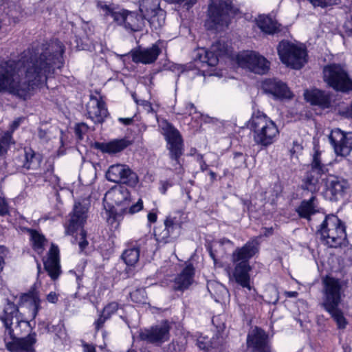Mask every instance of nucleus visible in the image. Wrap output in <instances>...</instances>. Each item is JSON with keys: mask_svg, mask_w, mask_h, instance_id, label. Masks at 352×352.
Listing matches in <instances>:
<instances>
[{"mask_svg": "<svg viewBox=\"0 0 352 352\" xmlns=\"http://www.w3.org/2000/svg\"><path fill=\"white\" fill-rule=\"evenodd\" d=\"M63 43L55 39L35 51L28 50L18 61L0 63V93L9 92L25 100L56 69L63 66Z\"/></svg>", "mask_w": 352, "mask_h": 352, "instance_id": "f257e3e1", "label": "nucleus"}, {"mask_svg": "<svg viewBox=\"0 0 352 352\" xmlns=\"http://www.w3.org/2000/svg\"><path fill=\"white\" fill-rule=\"evenodd\" d=\"M0 320L4 327L3 342L6 349L10 352H36L34 347L36 339V334L30 333L20 338L24 332L30 329V322L23 319L18 307L8 300L3 311L0 314Z\"/></svg>", "mask_w": 352, "mask_h": 352, "instance_id": "f03ea898", "label": "nucleus"}, {"mask_svg": "<svg viewBox=\"0 0 352 352\" xmlns=\"http://www.w3.org/2000/svg\"><path fill=\"white\" fill-rule=\"evenodd\" d=\"M259 250V243L256 239L248 241L241 248H237L232 254V261L234 265L233 277L237 284L243 288L251 290L250 272L252 267L250 259Z\"/></svg>", "mask_w": 352, "mask_h": 352, "instance_id": "7ed1b4c3", "label": "nucleus"}, {"mask_svg": "<svg viewBox=\"0 0 352 352\" xmlns=\"http://www.w3.org/2000/svg\"><path fill=\"white\" fill-rule=\"evenodd\" d=\"M251 128L254 132L255 143L264 147L272 144L279 134L276 124L261 112L252 116Z\"/></svg>", "mask_w": 352, "mask_h": 352, "instance_id": "20e7f679", "label": "nucleus"}, {"mask_svg": "<svg viewBox=\"0 0 352 352\" xmlns=\"http://www.w3.org/2000/svg\"><path fill=\"white\" fill-rule=\"evenodd\" d=\"M318 234L321 239L330 248L341 246L346 239L344 223L333 214L325 216L320 225Z\"/></svg>", "mask_w": 352, "mask_h": 352, "instance_id": "39448f33", "label": "nucleus"}, {"mask_svg": "<svg viewBox=\"0 0 352 352\" xmlns=\"http://www.w3.org/2000/svg\"><path fill=\"white\" fill-rule=\"evenodd\" d=\"M208 12L206 25L208 29H216L217 25L228 26L230 17L236 14L239 9L230 0H210Z\"/></svg>", "mask_w": 352, "mask_h": 352, "instance_id": "423d86ee", "label": "nucleus"}, {"mask_svg": "<svg viewBox=\"0 0 352 352\" xmlns=\"http://www.w3.org/2000/svg\"><path fill=\"white\" fill-rule=\"evenodd\" d=\"M323 80L329 87L336 91L349 93L352 91V79L343 65L329 64L322 70Z\"/></svg>", "mask_w": 352, "mask_h": 352, "instance_id": "0eeeda50", "label": "nucleus"}, {"mask_svg": "<svg viewBox=\"0 0 352 352\" xmlns=\"http://www.w3.org/2000/svg\"><path fill=\"white\" fill-rule=\"evenodd\" d=\"M277 50L281 61L293 69H299L307 62V52L302 46L283 40Z\"/></svg>", "mask_w": 352, "mask_h": 352, "instance_id": "6e6552de", "label": "nucleus"}, {"mask_svg": "<svg viewBox=\"0 0 352 352\" xmlns=\"http://www.w3.org/2000/svg\"><path fill=\"white\" fill-rule=\"evenodd\" d=\"M328 168L322 162L321 153L316 151L312 156L309 169L305 173L302 179V188L311 192H318L321 186L322 176L326 174Z\"/></svg>", "mask_w": 352, "mask_h": 352, "instance_id": "1a4fd4ad", "label": "nucleus"}, {"mask_svg": "<svg viewBox=\"0 0 352 352\" xmlns=\"http://www.w3.org/2000/svg\"><path fill=\"white\" fill-rule=\"evenodd\" d=\"M162 133L167 142L170 158L173 161V166L175 170L182 168L179 159L184 153V143L179 131L172 124L164 122Z\"/></svg>", "mask_w": 352, "mask_h": 352, "instance_id": "9d476101", "label": "nucleus"}, {"mask_svg": "<svg viewBox=\"0 0 352 352\" xmlns=\"http://www.w3.org/2000/svg\"><path fill=\"white\" fill-rule=\"evenodd\" d=\"M322 302L324 309L331 310L339 306L344 296V288L342 282L333 277L326 276L322 280Z\"/></svg>", "mask_w": 352, "mask_h": 352, "instance_id": "9b49d317", "label": "nucleus"}, {"mask_svg": "<svg viewBox=\"0 0 352 352\" xmlns=\"http://www.w3.org/2000/svg\"><path fill=\"white\" fill-rule=\"evenodd\" d=\"M240 67L257 74H265L270 69V62L263 56L254 52H247L237 56Z\"/></svg>", "mask_w": 352, "mask_h": 352, "instance_id": "f8f14e48", "label": "nucleus"}, {"mask_svg": "<svg viewBox=\"0 0 352 352\" xmlns=\"http://www.w3.org/2000/svg\"><path fill=\"white\" fill-rule=\"evenodd\" d=\"M158 0H141L140 11L151 27L157 30L165 23V12L158 8Z\"/></svg>", "mask_w": 352, "mask_h": 352, "instance_id": "ddd939ff", "label": "nucleus"}, {"mask_svg": "<svg viewBox=\"0 0 352 352\" xmlns=\"http://www.w3.org/2000/svg\"><path fill=\"white\" fill-rule=\"evenodd\" d=\"M107 179L114 183H122L135 187L138 183V177L135 173L124 164L111 166L106 173Z\"/></svg>", "mask_w": 352, "mask_h": 352, "instance_id": "4468645a", "label": "nucleus"}, {"mask_svg": "<svg viewBox=\"0 0 352 352\" xmlns=\"http://www.w3.org/2000/svg\"><path fill=\"white\" fill-rule=\"evenodd\" d=\"M170 326L167 321L150 328L141 330L140 338L148 343L160 345L166 342L170 337Z\"/></svg>", "mask_w": 352, "mask_h": 352, "instance_id": "2eb2a0df", "label": "nucleus"}, {"mask_svg": "<svg viewBox=\"0 0 352 352\" xmlns=\"http://www.w3.org/2000/svg\"><path fill=\"white\" fill-rule=\"evenodd\" d=\"M247 345L251 352H271L268 334L257 327L248 333Z\"/></svg>", "mask_w": 352, "mask_h": 352, "instance_id": "dca6fc26", "label": "nucleus"}, {"mask_svg": "<svg viewBox=\"0 0 352 352\" xmlns=\"http://www.w3.org/2000/svg\"><path fill=\"white\" fill-rule=\"evenodd\" d=\"M329 139L337 155H347L352 150V133H344L336 129L331 131Z\"/></svg>", "mask_w": 352, "mask_h": 352, "instance_id": "f3484780", "label": "nucleus"}, {"mask_svg": "<svg viewBox=\"0 0 352 352\" xmlns=\"http://www.w3.org/2000/svg\"><path fill=\"white\" fill-rule=\"evenodd\" d=\"M161 53V49L157 44L149 47H138L131 50L129 54L135 63L149 65L155 63Z\"/></svg>", "mask_w": 352, "mask_h": 352, "instance_id": "a211bd4d", "label": "nucleus"}, {"mask_svg": "<svg viewBox=\"0 0 352 352\" xmlns=\"http://www.w3.org/2000/svg\"><path fill=\"white\" fill-rule=\"evenodd\" d=\"M348 187L349 184L344 179L334 175H329L325 179L326 194L331 201L342 198Z\"/></svg>", "mask_w": 352, "mask_h": 352, "instance_id": "6ab92c4d", "label": "nucleus"}, {"mask_svg": "<svg viewBox=\"0 0 352 352\" xmlns=\"http://www.w3.org/2000/svg\"><path fill=\"white\" fill-rule=\"evenodd\" d=\"M87 113L94 123H102L109 115L104 102L94 96L87 104Z\"/></svg>", "mask_w": 352, "mask_h": 352, "instance_id": "aec40b11", "label": "nucleus"}, {"mask_svg": "<svg viewBox=\"0 0 352 352\" xmlns=\"http://www.w3.org/2000/svg\"><path fill=\"white\" fill-rule=\"evenodd\" d=\"M104 201L111 206H128L131 202V195L129 190L122 186H116L108 190L104 197Z\"/></svg>", "mask_w": 352, "mask_h": 352, "instance_id": "412c9836", "label": "nucleus"}, {"mask_svg": "<svg viewBox=\"0 0 352 352\" xmlns=\"http://www.w3.org/2000/svg\"><path fill=\"white\" fill-rule=\"evenodd\" d=\"M262 88L265 93L275 98H290L292 93L287 85L277 79H267L263 82Z\"/></svg>", "mask_w": 352, "mask_h": 352, "instance_id": "4be33fe9", "label": "nucleus"}, {"mask_svg": "<svg viewBox=\"0 0 352 352\" xmlns=\"http://www.w3.org/2000/svg\"><path fill=\"white\" fill-rule=\"evenodd\" d=\"M87 208L80 203H76L73 212L71 214L69 223L66 227V233L73 234L76 230L82 228L87 219Z\"/></svg>", "mask_w": 352, "mask_h": 352, "instance_id": "5701e85b", "label": "nucleus"}, {"mask_svg": "<svg viewBox=\"0 0 352 352\" xmlns=\"http://www.w3.org/2000/svg\"><path fill=\"white\" fill-rule=\"evenodd\" d=\"M44 267L52 280H56L60 274V265L58 248L52 244L47 258L44 261Z\"/></svg>", "mask_w": 352, "mask_h": 352, "instance_id": "b1692460", "label": "nucleus"}, {"mask_svg": "<svg viewBox=\"0 0 352 352\" xmlns=\"http://www.w3.org/2000/svg\"><path fill=\"white\" fill-rule=\"evenodd\" d=\"M305 99L312 105L319 106L323 109L329 108L331 105V95L329 93L318 89L305 90Z\"/></svg>", "mask_w": 352, "mask_h": 352, "instance_id": "393cba45", "label": "nucleus"}, {"mask_svg": "<svg viewBox=\"0 0 352 352\" xmlns=\"http://www.w3.org/2000/svg\"><path fill=\"white\" fill-rule=\"evenodd\" d=\"M18 160L21 162L18 164L19 166L27 170H37L42 162V157L39 153H35L31 148H24Z\"/></svg>", "mask_w": 352, "mask_h": 352, "instance_id": "a878e982", "label": "nucleus"}, {"mask_svg": "<svg viewBox=\"0 0 352 352\" xmlns=\"http://www.w3.org/2000/svg\"><path fill=\"white\" fill-rule=\"evenodd\" d=\"M131 144V142L126 138L115 139L109 142H96L95 148L102 153L116 154L124 150Z\"/></svg>", "mask_w": 352, "mask_h": 352, "instance_id": "bb28decb", "label": "nucleus"}, {"mask_svg": "<svg viewBox=\"0 0 352 352\" xmlns=\"http://www.w3.org/2000/svg\"><path fill=\"white\" fill-rule=\"evenodd\" d=\"M195 268L192 264L187 265L175 278L173 289L176 291L187 289L193 283Z\"/></svg>", "mask_w": 352, "mask_h": 352, "instance_id": "cd10ccee", "label": "nucleus"}, {"mask_svg": "<svg viewBox=\"0 0 352 352\" xmlns=\"http://www.w3.org/2000/svg\"><path fill=\"white\" fill-rule=\"evenodd\" d=\"M219 45V43L212 45L210 50L199 49L196 53V59L209 66H215L219 62V56L223 52L221 50L218 51Z\"/></svg>", "mask_w": 352, "mask_h": 352, "instance_id": "c85d7f7f", "label": "nucleus"}, {"mask_svg": "<svg viewBox=\"0 0 352 352\" xmlns=\"http://www.w3.org/2000/svg\"><path fill=\"white\" fill-rule=\"evenodd\" d=\"M300 217L311 219V216L319 211L318 201L316 196L312 195L309 199H304L296 209Z\"/></svg>", "mask_w": 352, "mask_h": 352, "instance_id": "c756f323", "label": "nucleus"}, {"mask_svg": "<svg viewBox=\"0 0 352 352\" xmlns=\"http://www.w3.org/2000/svg\"><path fill=\"white\" fill-rule=\"evenodd\" d=\"M20 301L22 305L30 309L32 318H35L41 309V299L38 292L32 289L28 293L23 294L20 297Z\"/></svg>", "mask_w": 352, "mask_h": 352, "instance_id": "7c9ffc66", "label": "nucleus"}, {"mask_svg": "<svg viewBox=\"0 0 352 352\" xmlns=\"http://www.w3.org/2000/svg\"><path fill=\"white\" fill-rule=\"evenodd\" d=\"M256 24L262 32L267 34H274L280 30V24L268 16H259Z\"/></svg>", "mask_w": 352, "mask_h": 352, "instance_id": "2f4dec72", "label": "nucleus"}, {"mask_svg": "<svg viewBox=\"0 0 352 352\" xmlns=\"http://www.w3.org/2000/svg\"><path fill=\"white\" fill-rule=\"evenodd\" d=\"M145 17L142 13L141 14L135 12H129L125 19L124 28L133 32L140 31L144 26Z\"/></svg>", "mask_w": 352, "mask_h": 352, "instance_id": "473e14b6", "label": "nucleus"}, {"mask_svg": "<svg viewBox=\"0 0 352 352\" xmlns=\"http://www.w3.org/2000/svg\"><path fill=\"white\" fill-rule=\"evenodd\" d=\"M28 231L30 235L33 249L38 254H43L44 250V244L45 242V238L44 235L33 229H28Z\"/></svg>", "mask_w": 352, "mask_h": 352, "instance_id": "72a5a7b5", "label": "nucleus"}, {"mask_svg": "<svg viewBox=\"0 0 352 352\" xmlns=\"http://www.w3.org/2000/svg\"><path fill=\"white\" fill-rule=\"evenodd\" d=\"M122 257L127 265L133 266L138 261L140 254L138 250L129 244V248L124 251Z\"/></svg>", "mask_w": 352, "mask_h": 352, "instance_id": "f704fd0d", "label": "nucleus"}, {"mask_svg": "<svg viewBox=\"0 0 352 352\" xmlns=\"http://www.w3.org/2000/svg\"><path fill=\"white\" fill-rule=\"evenodd\" d=\"M6 3L8 7V11L6 12V14L13 19L15 22L16 19H17L21 14V6L20 1L21 0H3Z\"/></svg>", "mask_w": 352, "mask_h": 352, "instance_id": "c9c22d12", "label": "nucleus"}, {"mask_svg": "<svg viewBox=\"0 0 352 352\" xmlns=\"http://www.w3.org/2000/svg\"><path fill=\"white\" fill-rule=\"evenodd\" d=\"M324 310L331 315L339 329H344L346 327L347 322L339 306L334 307L331 310Z\"/></svg>", "mask_w": 352, "mask_h": 352, "instance_id": "e433bc0d", "label": "nucleus"}, {"mask_svg": "<svg viewBox=\"0 0 352 352\" xmlns=\"http://www.w3.org/2000/svg\"><path fill=\"white\" fill-rule=\"evenodd\" d=\"M14 144L10 132H4L0 133V155H5L11 144Z\"/></svg>", "mask_w": 352, "mask_h": 352, "instance_id": "4c0bfd02", "label": "nucleus"}, {"mask_svg": "<svg viewBox=\"0 0 352 352\" xmlns=\"http://www.w3.org/2000/svg\"><path fill=\"white\" fill-rule=\"evenodd\" d=\"M164 226L166 230H168V232L173 239H176L179 236L180 233V226L174 219L167 217L164 221Z\"/></svg>", "mask_w": 352, "mask_h": 352, "instance_id": "58836bf2", "label": "nucleus"}, {"mask_svg": "<svg viewBox=\"0 0 352 352\" xmlns=\"http://www.w3.org/2000/svg\"><path fill=\"white\" fill-rule=\"evenodd\" d=\"M154 233L156 240L160 243H166L173 240L168 232V230H166L165 226L164 229L160 228H156Z\"/></svg>", "mask_w": 352, "mask_h": 352, "instance_id": "ea45409f", "label": "nucleus"}, {"mask_svg": "<svg viewBox=\"0 0 352 352\" xmlns=\"http://www.w3.org/2000/svg\"><path fill=\"white\" fill-rule=\"evenodd\" d=\"M130 297L135 303L144 304L146 301V292L144 289H137L130 293Z\"/></svg>", "mask_w": 352, "mask_h": 352, "instance_id": "a19ab883", "label": "nucleus"}, {"mask_svg": "<svg viewBox=\"0 0 352 352\" xmlns=\"http://www.w3.org/2000/svg\"><path fill=\"white\" fill-rule=\"evenodd\" d=\"M128 14V11L122 10L121 12H115L113 10L109 14V16H111L115 22H116L120 25H125V19H126V16Z\"/></svg>", "mask_w": 352, "mask_h": 352, "instance_id": "79ce46f5", "label": "nucleus"}, {"mask_svg": "<svg viewBox=\"0 0 352 352\" xmlns=\"http://www.w3.org/2000/svg\"><path fill=\"white\" fill-rule=\"evenodd\" d=\"M118 308L119 304L118 302H111L103 308L102 312L104 314V316H106V318L109 319L112 315L116 313V311L118 310Z\"/></svg>", "mask_w": 352, "mask_h": 352, "instance_id": "37998d69", "label": "nucleus"}, {"mask_svg": "<svg viewBox=\"0 0 352 352\" xmlns=\"http://www.w3.org/2000/svg\"><path fill=\"white\" fill-rule=\"evenodd\" d=\"M142 208L143 201L141 199H139L138 201L135 204H133L129 208H128L127 206L123 208V212L133 214L140 211Z\"/></svg>", "mask_w": 352, "mask_h": 352, "instance_id": "c03bdc74", "label": "nucleus"}, {"mask_svg": "<svg viewBox=\"0 0 352 352\" xmlns=\"http://www.w3.org/2000/svg\"><path fill=\"white\" fill-rule=\"evenodd\" d=\"M314 7L326 8L338 4V0H308Z\"/></svg>", "mask_w": 352, "mask_h": 352, "instance_id": "a18cd8bd", "label": "nucleus"}, {"mask_svg": "<svg viewBox=\"0 0 352 352\" xmlns=\"http://www.w3.org/2000/svg\"><path fill=\"white\" fill-rule=\"evenodd\" d=\"M130 245L138 250L140 254L141 252H144L146 250L147 239L146 238H141L138 241L131 242Z\"/></svg>", "mask_w": 352, "mask_h": 352, "instance_id": "49530a36", "label": "nucleus"}, {"mask_svg": "<svg viewBox=\"0 0 352 352\" xmlns=\"http://www.w3.org/2000/svg\"><path fill=\"white\" fill-rule=\"evenodd\" d=\"M224 343V340L222 336L217 334L209 341V349H219L222 346Z\"/></svg>", "mask_w": 352, "mask_h": 352, "instance_id": "de8ad7c7", "label": "nucleus"}, {"mask_svg": "<svg viewBox=\"0 0 352 352\" xmlns=\"http://www.w3.org/2000/svg\"><path fill=\"white\" fill-rule=\"evenodd\" d=\"M133 97L136 104L138 105L142 106L143 107L144 110L146 113H153L154 112L152 104L149 101L146 100H138L135 98L134 96H133Z\"/></svg>", "mask_w": 352, "mask_h": 352, "instance_id": "09e8293b", "label": "nucleus"}, {"mask_svg": "<svg viewBox=\"0 0 352 352\" xmlns=\"http://www.w3.org/2000/svg\"><path fill=\"white\" fill-rule=\"evenodd\" d=\"M9 253L8 249L3 246L0 245V272H1L6 265V258Z\"/></svg>", "mask_w": 352, "mask_h": 352, "instance_id": "8fccbe9b", "label": "nucleus"}, {"mask_svg": "<svg viewBox=\"0 0 352 352\" xmlns=\"http://www.w3.org/2000/svg\"><path fill=\"white\" fill-rule=\"evenodd\" d=\"M88 131V126L85 123L78 124L75 127V133L79 139H82L83 135Z\"/></svg>", "mask_w": 352, "mask_h": 352, "instance_id": "3c124183", "label": "nucleus"}, {"mask_svg": "<svg viewBox=\"0 0 352 352\" xmlns=\"http://www.w3.org/2000/svg\"><path fill=\"white\" fill-rule=\"evenodd\" d=\"M166 1L171 3H182L184 2V7L186 10H189L196 3V0H165Z\"/></svg>", "mask_w": 352, "mask_h": 352, "instance_id": "603ef678", "label": "nucleus"}, {"mask_svg": "<svg viewBox=\"0 0 352 352\" xmlns=\"http://www.w3.org/2000/svg\"><path fill=\"white\" fill-rule=\"evenodd\" d=\"M108 319L109 318H106V316H104V314L102 312L100 314L99 318L94 323L96 331H98L103 327L104 322Z\"/></svg>", "mask_w": 352, "mask_h": 352, "instance_id": "864d4df0", "label": "nucleus"}, {"mask_svg": "<svg viewBox=\"0 0 352 352\" xmlns=\"http://www.w3.org/2000/svg\"><path fill=\"white\" fill-rule=\"evenodd\" d=\"M197 346L202 350H210L209 349V341L208 338L205 337H200L197 340Z\"/></svg>", "mask_w": 352, "mask_h": 352, "instance_id": "5fc2aeb1", "label": "nucleus"}, {"mask_svg": "<svg viewBox=\"0 0 352 352\" xmlns=\"http://www.w3.org/2000/svg\"><path fill=\"white\" fill-rule=\"evenodd\" d=\"M96 6L104 12L105 16H109L113 10L109 6L107 5L105 2L102 1H97Z\"/></svg>", "mask_w": 352, "mask_h": 352, "instance_id": "6e6d98bb", "label": "nucleus"}, {"mask_svg": "<svg viewBox=\"0 0 352 352\" xmlns=\"http://www.w3.org/2000/svg\"><path fill=\"white\" fill-rule=\"evenodd\" d=\"M24 118L20 117L15 119L10 125V129L6 132H10L12 136L13 132L16 130L21 124L23 122Z\"/></svg>", "mask_w": 352, "mask_h": 352, "instance_id": "4d7b16f0", "label": "nucleus"}, {"mask_svg": "<svg viewBox=\"0 0 352 352\" xmlns=\"http://www.w3.org/2000/svg\"><path fill=\"white\" fill-rule=\"evenodd\" d=\"M88 245V241L86 239V232L85 230H81L80 233V241L78 242V245L80 251H83Z\"/></svg>", "mask_w": 352, "mask_h": 352, "instance_id": "13d9d810", "label": "nucleus"}, {"mask_svg": "<svg viewBox=\"0 0 352 352\" xmlns=\"http://www.w3.org/2000/svg\"><path fill=\"white\" fill-rule=\"evenodd\" d=\"M9 213L8 204L5 198L0 197V216H5Z\"/></svg>", "mask_w": 352, "mask_h": 352, "instance_id": "bf43d9fd", "label": "nucleus"}, {"mask_svg": "<svg viewBox=\"0 0 352 352\" xmlns=\"http://www.w3.org/2000/svg\"><path fill=\"white\" fill-rule=\"evenodd\" d=\"M234 160L236 161V167H240L242 164H244L246 161L245 157L243 155L242 153H235L234 154Z\"/></svg>", "mask_w": 352, "mask_h": 352, "instance_id": "052dcab7", "label": "nucleus"}, {"mask_svg": "<svg viewBox=\"0 0 352 352\" xmlns=\"http://www.w3.org/2000/svg\"><path fill=\"white\" fill-rule=\"evenodd\" d=\"M343 28L349 36H352V14L345 21Z\"/></svg>", "mask_w": 352, "mask_h": 352, "instance_id": "680f3d73", "label": "nucleus"}, {"mask_svg": "<svg viewBox=\"0 0 352 352\" xmlns=\"http://www.w3.org/2000/svg\"><path fill=\"white\" fill-rule=\"evenodd\" d=\"M168 350L171 352H181L183 346L179 344L178 342L173 341L168 344Z\"/></svg>", "mask_w": 352, "mask_h": 352, "instance_id": "e2e57ef3", "label": "nucleus"}, {"mask_svg": "<svg viewBox=\"0 0 352 352\" xmlns=\"http://www.w3.org/2000/svg\"><path fill=\"white\" fill-rule=\"evenodd\" d=\"M83 352H96V347L92 344H88L85 342L82 344Z\"/></svg>", "mask_w": 352, "mask_h": 352, "instance_id": "0e129e2a", "label": "nucleus"}, {"mask_svg": "<svg viewBox=\"0 0 352 352\" xmlns=\"http://www.w3.org/2000/svg\"><path fill=\"white\" fill-rule=\"evenodd\" d=\"M58 294H56L54 292H51L47 296V300L48 302L51 303H56L58 301Z\"/></svg>", "mask_w": 352, "mask_h": 352, "instance_id": "69168bd1", "label": "nucleus"}, {"mask_svg": "<svg viewBox=\"0 0 352 352\" xmlns=\"http://www.w3.org/2000/svg\"><path fill=\"white\" fill-rule=\"evenodd\" d=\"M118 121L123 124L124 125H130L133 123V118H118Z\"/></svg>", "mask_w": 352, "mask_h": 352, "instance_id": "338daca9", "label": "nucleus"}, {"mask_svg": "<svg viewBox=\"0 0 352 352\" xmlns=\"http://www.w3.org/2000/svg\"><path fill=\"white\" fill-rule=\"evenodd\" d=\"M186 110H187V113H188L189 115L196 113V111H197L196 107H195L194 104H192V103H188L186 104Z\"/></svg>", "mask_w": 352, "mask_h": 352, "instance_id": "774afa93", "label": "nucleus"}]
</instances>
